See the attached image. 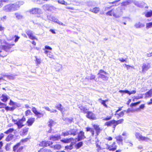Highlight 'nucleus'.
I'll use <instances>...</instances> for the list:
<instances>
[{
  "mask_svg": "<svg viewBox=\"0 0 152 152\" xmlns=\"http://www.w3.org/2000/svg\"><path fill=\"white\" fill-rule=\"evenodd\" d=\"M9 104L10 106H17V104L16 103L14 102L11 100H10V102L9 103Z\"/></svg>",
  "mask_w": 152,
  "mask_h": 152,
  "instance_id": "obj_51",
  "label": "nucleus"
},
{
  "mask_svg": "<svg viewBox=\"0 0 152 152\" xmlns=\"http://www.w3.org/2000/svg\"><path fill=\"white\" fill-rule=\"evenodd\" d=\"M14 45V44H8L6 42V43H4L1 49H3L5 51H7Z\"/></svg>",
  "mask_w": 152,
  "mask_h": 152,
  "instance_id": "obj_10",
  "label": "nucleus"
},
{
  "mask_svg": "<svg viewBox=\"0 0 152 152\" xmlns=\"http://www.w3.org/2000/svg\"><path fill=\"white\" fill-rule=\"evenodd\" d=\"M32 110L35 114H36L38 112L36 108L35 107H33L32 108Z\"/></svg>",
  "mask_w": 152,
  "mask_h": 152,
  "instance_id": "obj_62",
  "label": "nucleus"
},
{
  "mask_svg": "<svg viewBox=\"0 0 152 152\" xmlns=\"http://www.w3.org/2000/svg\"><path fill=\"white\" fill-rule=\"evenodd\" d=\"M96 147L97 148V151L98 152H102V149H101L100 146L98 144H96Z\"/></svg>",
  "mask_w": 152,
  "mask_h": 152,
  "instance_id": "obj_48",
  "label": "nucleus"
},
{
  "mask_svg": "<svg viewBox=\"0 0 152 152\" xmlns=\"http://www.w3.org/2000/svg\"><path fill=\"white\" fill-rule=\"evenodd\" d=\"M56 8L53 6H49L48 7V11H53L55 10Z\"/></svg>",
  "mask_w": 152,
  "mask_h": 152,
  "instance_id": "obj_54",
  "label": "nucleus"
},
{
  "mask_svg": "<svg viewBox=\"0 0 152 152\" xmlns=\"http://www.w3.org/2000/svg\"><path fill=\"white\" fill-rule=\"evenodd\" d=\"M104 125L107 126H112L114 128V130L115 127L117 126V124H116V121L113 120L109 121L105 123Z\"/></svg>",
  "mask_w": 152,
  "mask_h": 152,
  "instance_id": "obj_8",
  "label": "nucleus"
},
{
  "mask_svg": "<svg viewBox=\"0 0 152 152\" xmlns=\"http://www.w3.org/2000/svg\"><path fill=\"white\" fill-rule=\"evenodd\" d=\"M56 124V122L54 121L51 119L49 120V121L48 123V126L50 127V129L48 131V132H51V128Z\"/></svg>",
  "mask_w": 152,
  "mask_h": 152,
  "instance_id": "obj_21",
  "label": "nucleus"
},
{
  "mask_svg": "<svg viewBox=\"0 0 152 152\" xmlns=\"http://www.w3.org/2000/svg\"><path fill=\"white\" fill-rule=\"evenodd\" d=\"M144 24L141 23L140 22L136 23L134 25V26L136 28H141L144 27Z\"/></svg>",
  "mask_w": 152,
  "mask_h": 152,
  "instance_id": "obj_27",
  "label": "nucleus"
},
{
  "mask_svg": "<svg viewBox=\"0 0 152 152\" xmlns=\"http://www.w3.org/2000/svg\"><path fill=\"white\" fill-rule=\"evenodd\" d=\"M57 107L58 110L61 111L62 114L64 112L67 110L63 107L61 104H58V105L57 106Z\"/></svg>",
  "mask_w": 152,
  "mask_h": 152,
  "instance_id": "obj_25",
  "label": "nucleus"
},
{
  "mask_svg": "<svg viewBox=\"0 0 152 152\" xmlns=\"http://www.w3.org/2000/svg\"><path fill=\"white\" fill-rule=\"evenodd\" d=\"M50 20L56 23L58 21V19L53 16L51 17H50Z\"/></svg>",
  "mask_w": 152,
  "mask_h": 152,
  "instance_id": "obj_43",
  "label": "nucleus"
},
{
  "mask_svg": "<svg viewBox=\"0 0 152 152\" xmlns=\"http://www.w3.org/2000/svg\"><path fill=\"white\" fill-rule=\"evenodd\" d=\"M14 135L9 134L6 137L5 140L6 142H8L12 140L14 138Z\"/></svg>",
  "mask_w": 152,
  "mask_h": 152,
  "instance_id": "obj_26",
  "label": "nucleus"
},
{
  "mask_svg": "<svg viewBox=\"0 0 152 152\" xmlns=\"http://www.w3.org/2000/svg\"><path fill=\"white\" fill-rule=\"evenodd\" d=\"M75 1V3L76 4V5L77 6H80V5H85V3L83 2H79L77 1Z\"/></svg>",
  "mask_w": 152,
  "mask_h": 152,
  "instance_id": "obj_45",
  "label": "nucleus"
},
{
  "mask_svg": "<svg viewBox=\"0 0 152 152\" xmlns=\"http://www.w3.org/2000/svg\"><path fill=\"white\" fill-rule=\"evenodd\" d=\"M140 102L139 101L138 102H136L134 103H132L130 105V106L131 107H132L134 106H135L137 105L138 104H140Z\"/></svg>",
  "mask_w": 152,
  "mask_h": 152,
  "instance_id": "obj_53",
  "label": "nucleus"
},
{
  "mask_svg": "<svg viewBox=\"0 0 152 152\" xmlns=\"http://www.w3.org/2000/svg\"><path fill=\"white\" fill-rule=\"evenodd\" d=\"M123 12L121 7H118L115 9H113L108 11L106 13L108 15L112 16L115 18H118L121 16Z\"/></svg>",
  "mask_w": 152,
  "mask_h": 152,
  "instance_id": "obj_2",
  "label": "nucleus"
},
{
  "mask_svg": "<svg viewBox=\"0 0 152 152\" xmlns=\"http://www.w3.org/2000/svg\"><path fill=\"white\" fill-rule=\"evenodd\" d=\"M62 134L64 136L70 135L69 131H66L65 132H62Z\"/></svg>",
  "mask_w": 152,
  "mask_h": 152,
  "instance_id": "obj_50",
  "label": "nucleus"
},
{
  "mask_svg": "<svg viewBox=\"0 0 152 152\" xmlns=\"http://www.w3.org/2000/svg\"><path fill=\"white\" fill-rule=\"evenodd\" d=\"M8 1V0H0V8L1 7L3 6L4 4L3 3V2L7 3Z\"/></svg>",
  "mask_w": 152,
  "mask_h": 152,
  "instance_id": "obj_42",
  "label": "nucleus"
},
{
  "mask_svg": "<svg viewBox=\"0 0 152 152\" xmlns=\"http://www.w3.org/2000/svg\"><path fill=\"white\" fill-rule=\"evenodd\" d=\"M41 10L39 8H34L30 10L29 12L32 15H38L40 14Z\"/></svg>",
  "mask_w": 152,
  "mask_h": 152,
  "instance_id": "obj_9",
  "label": "nucleus"
},
{
  "mask_svg": "<svg viewBox=\"0 0 152 152\" xmlns=\"http://www.w3.org/2000/svg\"><path fill=\"white\" fill-rule=\"evenodd\" d=\"M20 6L18 3H10L5 5L3 8V10L6 12L14 11L18 10Z\"/></svg>",
  "mask_w": 152,
  "mask_h": 152,
  "instance_id": "obj_1",
  "label": "nucleus"
},
{
  "mask_svg": "<svg viewBox=\"0 0 152 152\" xmlns=\"http://www.w3.org/2000/svg\"><path fill=\"white\" fill-rule=\"evenodd\" d=\"M50 138V140L56 141L60 139H61V136L59 135L56 134L55 135L51 136Z\"/></svg>",
  "mask_w": 152,
  "mask_h": 152,
  "instance_id": "obj_22",
  "label": "nucleus"
},
{
  "mask_svg": "<svg viewBox=\"0 0 152 152\" xmlns=\"http://www.w3.org/2000/svg\"><path fill=\"white\" fill-rule=\"evenodd\" d=\"M70 135H72L75 136L77 134V130L76 129H72L69 130Z\"/></svg>",
  "mask_w": 152,
  "mask_h": 152,
  "instance_id": "obj_33",
  "label": "nucleus"
},
{
  "mask_svg": "<svg viewBox=\"0 0 152 152\" xmlns=\"http://www.w3.org/2000/svg\"><path fill=\"white\" fill-rule=\"evenodd\" d=\"M145 95L146 98H148L151 97L152 96V89H151L146 92L145 94Z\"/></svg>",
  "mask_w": 152,
  "mask_h": 152,
  "instance_id": "obj_29",
  "label": "nucleus"
},
{
  "mask_svg": "<svg viewBox=\"0 0 152 152\" xmlns=\"http://www.w3.org/2000/svg\"><path fill=\"white\" fill-rule=\"evenodd\" d=\"M145 16L147 17H150L152 16V10L147 12L145 15Z\"/></svg>",
  "mask_w": 152,
  "mask_h": 152,
  "instance_id": "obj_40",
  "label": "nucleus"
},
{
  "mask_svg": "<svg viewBox=\"0 0 152 152\" xmlns=\"http://www.w3.org/2000/svg\"><path fill=\"white\" fill-rule=\"evenodd\" d=\"M86 138L84 132L83 131H81L78 135V138H76V140H77V141H80Z\"/></svg>",
  "mask_w": 152,
  "mask_h": 152,
  "instance_id": "obj_11",
  "label": "nucleus"
},
{
  "mask_svg": "<svg viewBox=\"0 0 152 152\" xmlns=\"http://www.w3.org/2000/svg\"><path fill=\"white\" fill-rule=\"evenodd\" d=\"M6 104L0 102V108H4L6 106Z\"/></svg>",
  "mask_w": 152,
  "mask_h": 152,
  "instance_id": "obj_63",
  "label": "nucleus"
},
{
  "mask_svg": "<svg viewBox=\"0 0 152 152\" xmlns=\"http://www.w3.org/2000/svg\"><path fill=\"white\" fill-rule=\"evenodd\" d=\"M118 144L119 145H123L122 137L121 135H119L115 137Z\"/></svg>",
  "mask_w": 152,
  "mask_h": 152,
  "instance_id": "obj_19",
  "label": "nucleus"
},
{
  "mask_svg": "<svg viewBox=\"0 0 152 152\" xmlns=\"http://www.w3.org/2000/svg\"><path fill=\"white\" fill-rule=\"evenodd\" d=\"M107 73L102 70H100L98 74V78L102 79L103 80H107L108 77L105 75L107 74Z\"/></svg>",
  "mask_w": 152,
  "mask_h": 152,
  "instance_id": "obj_5",
  "label": "nucleus"
},
{
  "mask_svg": "<svg viewBox=\"0 0 152 152\" xmlns=\"http://www.w3.org/2000/svg\"><path fill=\"white\" fill-rule=\"evenodd\" d=\"M107 145V148L109 149L110 151H115L117 148V146L115 145V142H114L111 145H110L107 144H106Z\"/></svg>",
  "mask_w": 152,
  "mask_h": 152,
  "instance_id": "obj_13",
  "label": "nucleus"
},
{
  "mask_svg": "<svg viewBox=\"0 0 152 152\" xmlns=\"http://www.w3.org/2000/svg\"><path fill=\"white\" fill-rule=\"evenodd\" d=\"M146 27L147 28L152 27V22L147 23L146 24Z\"/></svg>",
  "mask_w": 152,
  "mask_h": 152,
  "instance_id": "obj_55",
  "label": "nucleus"
},
{
  "mask_svg": "<svg viewBox=\"0 0 152 152\" xmlns=\"http://www.w3.org/2000/svg\"><path fill=\"white\" fill-rule=\"evenodd\" d=\"M50 52H49L48 50V56L49 55V56H48V57L50 58H52L53 60H54L55 58H54V56L53 55H51L50 54Z\"/></svg>",
  "mask_w": 152,
  "mask_h": 152,
  "instance_id": "obj_56",
  "label": "nucleus"
},
{
  "mask_svg": "<svg viewBox=\"0 0 152 152\" xmlns=\"http://www.w3.org/2000/svg\"><path fill=\"white\" fill-rule=\"evenodd\" d=\"M151 67L150 63L148 62L143 63L142 66V72L143 73H145L146 71L148 70Z\"/></svg>",
  "mask_w": 152,
  "mask_h": 152,
  "instance_id": "obj_7",
  "label": "nucleus"
},
{
  "mask_svg": "<svg viewBox=\"0 0 152 152\" xmlns=\"http://www.w3.org/2000/svg\"><path fill=\"white\" fill-rule=\"evenodd\" d=\"M29 140V138H25L21 139L20 142H20V144H21V143H25L27 142Z\"/></svg>",
  "mask_w": 152,
  "mask_h": 152,
  "instance_id": "obj_44",
  "label": "nucleus"
},
{
  "mask_svg": "<svg viewBox=\"0 0 152 152\" xmlns=\"http://www.w3.org/2000/svg\"><path fill=\"white\" fill-rule=\"evenodd\" d=\"M26 34L28 36L29 38L32 40L37 39L36 37L34 35L32 32L30 30H28L26 32Z\"/></svg>",
  "mask_w": 152,
  "mask_h": 152,
  "instance_id": "obj_15",
  "label": "nucleus"
},
{
  "mask_svg": "<svg viewBox=\"0 0 152 152\" xmlns=\"http://www.w3.org/2000/svg\"><path fill=\"white\" fill-rule=\"evenodd\" d=\"M51 147L53 148L54 149L58 150L61 148V146L59 144H56L55 145H52Z\"/></svg>",
  "mask_w": 152,
  "mask_h": 152,
  "instance_id": "obj_38",
  "label": "nucleus"
},
{
  "mask_svg": "<svg viewBox=\"0 0 152 152\" xmlns=\"http://www.w3.org/2000/svg\"><path fill=\"white\" fill-rule=\"evenodd\" d=\"M11 144L12 143H7L6 144L5 146V148L7 151H9L10 150V146Z\"/></svg>",
  "mask_w": 152,
  "mask_h": 152,
  "instance_id": "obj_41",
  "label": "nucleus"
},
{
  "mask_svg": "<svg viewBox=\"0 0 152 152\" xmlns=\"http://www.w3.org/2000/svg\"><path fill=\"white\" fill-rule=\"evenodd\" d=\"M83 145L82 142H80L76 144L75 145V148L76 149H78L80 148Z\"/></svg>",
  "mask_w": 152,
  "mask_h": 152,
  "instance_id": "obj_35",
  "label": "nucleus"
},
{
  "mask_svg": "<svg viewBox=\"0 0 152 152\" xmlns=\"http://www.w3.org/2000/svg\"><path fill=\"white\" fill-rule=\"evenodd\" d=\"M133 1L132 0H127L126 1L123 2L121 3L122 6H126L131 4L133 2Z\"/></svg>",
  "mask_w": 152,
  "mask_h": 152,
  "instance_id": "obj_24",
  "label": "nucleus"
},
{
  "mask_svg": "<svg viewBox=\"0 0 152 152\" xmlns=\"http://www.w3.org/2000/svg\"><path fill=\"white\" fill-rule=\"evenodd\" d=\"M31 113V111L28 110H27L25 112V115L26 116H28Z\"/></svg>",
  "mask_w": 152,
  "mask_h": 152,
  "instance_id": "obj_58",
  "label": "nucleus"
},
{
  "mask_svg": "<svg viewBox=\"0 0 152 152\" xmlns=\"http://www.w3.org/2000/svg\"><path fill=\"white\" fill-rule=\"evenodd\" d=\"M2 99L1 100L4 102H6L8 100V98L5 95H2Z\"/></svg>",
  "mask_w": 152,
  "mask_h": 152,
  "instance_id": "obj_39",
  "label": "nucleus"
},
{
  "mask_svg": "<svg viewBox=\"0 0 152 152\" xmlns=\"http://www.w3.org/2000/svg\"><path fill=\"white\" fill-rule=\"evenodd\" d=\"M47 142L45 141H42L39 144V145L40 146L44 147L46 146Z\"/></svg>",
  "mask_w": 152,
  "mask_h": 152,
  "instance_id": "obj_37",
  "label": "nucleus"
},
{
  "mask_svg": "<svg viewBox=\"0 0 152 152\" xmlns=\"http://www.w3.org/2000/svg\"><path fill=\"white\" fill-rule=\"evenodd\" d=\"M39 152H48V151L46 149H45L44 148H42L40 149Z\"/></svg>",
  "mask_w": 152,
  "mask_h": 152,
  "instance_id": "obj_64",
  "label": "nucleus"
},
{
  "mask_svg": "<svg viewBox=\"0 0 152 152\" xmlns=\"http://www.w3.org/2000/svg\"><path fill=\"white\" fill-rule=\"evenodd\" d=\"M119 92L121 93H127L129 94V95H130L131 94H135L136 93V91L135 90L132 91L131 92H130L129 91L127 90H120L119 91Z\"/></svg>",
  "mask_w": 152,
  "mask_h": 152,
  "instance_id": "obj_23",
  "label": "nucleus"
},
{
  "mask_svg": "<svg viewBox=\"0 0 152 152\" xmlns=\"http://www.w3.org/2000/svg\"><path fill=\"white\" fill-rule=\"evenodd\" d=\"M35 115H36L37 116L38 118H40L43 115V114H42L40 113L39 112H38L36 114H35Z\"/></svg>",
  "mask_w": 152,
  "mask_h": 152,
  "instance_id": "obj_59",
  "label": "nucleus"
},
{
  "mask_svg": "<svg viewBox=\"0 0 152 152\" xmlns=\"http://www.w3.org/2000/svg\"><path fill=\"white\" fill-rule=\"evenodd\" d=\"M82 112L84 113H86L87 114L89 111H88V110L87 109L84 108Z\"/></svg>",
  "mask_w": 152,
  "mask_h": 152,
  "instance_id": "obj_60",
  "label": "nucleus"
},
{
  "mask_svg": "<svg viewBox=\"0 0 152 152\" xmlns=\"http://www.w3.org/2000/svg\"><path fill=\"white\" fill-rule=\"evenodd\" d=\"M36 60L35 61L36 62V64L37 65H38L40 64L41 63V60L40 59L38 58H37L36 56L35 57Z\"/></svg>",
  "mask_w": 152,
  "mask_h": 152,
  "instance_id": "obj_49",
  "label": "nucleus"
},
{
  "mask_svg": "<svg viewBox=\"0 0 152 152\" xmlns=\"http://www.w3.org/2000/svg\"><path fill=\"white\" fill-rule=\"evenodd\" d=\"M23 147L21 146L20 142H18L13 147L12 150L14 152H22Z\"/></svg>",
  "mask_w": 152,
  "mask_h": 152,
  "instance_id": "obj_3",
  "label": "nucleus"
},
{
  "mask_svg": "<svg viewBox=\"0 0 152 152\" xmlns=\"http://www.w3.org/2000/svg\"><path fill=\"white\" fill-rule=\"evenodd\" d=\"M54 68L57 72L62 70V66L58 63H56L54 66Z\"/></svg>",
  "mask_w": 152,
  "mask_h": 152,
  "instance_id": "obj_20",
  "label": "nucleus"
},
{
  "mask_svg": "<svg viewBox=\"0 0 152 152\" xmlns=\"http://www.w3.org/2000/svg\"><path fill=\"white\" fill-rule=\"evenodd\" d=\"M99 8L98 7H95L92 9H90V11L95 13H97L99 11Z\"/></svg>",
  "mask_w": 152,
  "mask_h": 152,
  "instance_id": "obj_28",
  "label": "nucleus"
},
{
  "mask_svg": "<svg viewBox=\"0 0 152 152\" xmlns=\"http://www.w3.org/2000/svg\"><path fill=\"white\" fill-rule=\"evenodd\" d=\"M66 149H69L70 150H71L73 148L72 144V143H71L69 145H67L65 147Z\"/></svg>",
  "mask_w": 152,
  "mask_h": 152,
  "instance_id": "obj_47",
  "label": "nucleus"
},
{
  "mask_svg": "<svg viewBox=\"0 0 152 152\" xmlns=\"http://www.w3.org/2000/svg\"><path fill=\"white\" fill-rule=\"evenodd\" d=\"M124 119H123L119 120L117 121H116V124H117V125L119 124L122 123L124 121Z\"/></svg>",
  "mask_w": 152,
  "mask_h": 152,
  "instance_id": "obj_57",
  "label": "nucleus"
},
{
  "mask_svg": "<svg viewBox=\"0 0 152 152\" xmlns=\"http://www.w3.org/2000/svg\"><path fill=\"white\" fill-rule=\"evenodd\" d=\"M15 131L13 128H10L6 131L4 132V133L6 134H10Z\"/></svg>",
  "mask_w": 152,
  "mask_h": 152,
  "instance_id": "obj_34",
  "label": "nucleus"
},
{
  "mask_svg": "<svg viewBox=\"0 0 152 152\" xmlns=\"http://www.w3.org/2000/svg\"><path fill=\"white\" fill-rule=\"evenodd\" d=\"M58 2L59 4L64 5H69V4L67 2H65L64 0H58Z\"/></svg>",
  "mask_w": 152,
  "mask_h": 152,
  "instance_id": "obj_36",
  "label": "nucleus"
},
{
  "mask_svg": "<svg viewBox=\"0 0 152 152\" xmlns=\"http://www.w3.org/2000/svg\"><path fill=\"white\" fill-rule=\"evenodd\" d=\"M133 3L137 7L142 8L144 7L145 4L143 2H138L136 1H133Z\"/></svg>",
  "mask_w": 152,
  "mask_h": 152,
  "instance_id": "obj_17",
  "label": "nucleus"
},
{
  "mask_svg": "<svg viewBox=\"0 0 152 152\" xmlns=\"http://www.w3.org/2000/svg\"><path fill=\"white\" fill-rule=\"evenodd\" d=\"M4 43H6V41L5 40L3 41V40L0 39V53H0V57H4L6 56V54H4L2 53L1 50V48H2Z\"/></svg>",
  "mask_w": 152,
  "mask_h": 152,
  "instance_id": "obj_14",
  "label": "nucleus"
},
{
  "mask_svg": "<svg viewBox=\"0 0 152 152\" xmlns=\"http://www.w3.org/2000/svg\"><path fill=\"white\" fill-rule=\"evenodd\" d=\"M14 37L15 38V39L14 40L15 42H17L18 41V40L20 38V37L16 35H15Z\"/></svg>",
  "mask_w": 152,
  "mask_h": 152,
  "instance_id": "obj_61",
  "label": "nucleus"
},
{
  "mask_svg": "<svg viewBox=\"0 0 152 152\" xmlns=\"http://www.w3.org/2000/svg\"><path fill=\"white\" fill-rule=\"evenodd\" d=\"M35 121V118H28L26 121V124L28 126H31Z\"/></svg>",
  "mask_w": 152,
  "mask_h": 152,
  "instance_id": "obj_16",
  "label": "nucleus"
},
{
  "mask_svg": "<svg viewBox=\"0 0 152 152\" xmlns=\"http://www.w3.org/2000/svg\"><path fill=\"white\" fill-rule=\"evenodd\" d=\"M86 116L87 118L90 119L92 120H96V119L95 114L89 111Z\"/></svg>",
  "mask_w": 152,
  "mask_h": 152,
  "instance_id": "obj_18",
  "label": "nucleus"
},
{
  "mask_svg": "<svg viewBox=\"0 0 152 152\" xmlns=\"http://www.w3.org/2000/svg\"><path fill=\"white\" fill-rule=\"evenodd\" d=\"M72 140H73V138H70L69 139H65L64 140H62L61 141L65 143H68L70 142Z\"/></svg>",
  "mask_w": 152,
  "mask_h": 152,
  "instance_id": "obj_31",
  "label": "nucleus"
},
{
  "mask_svg": "<svg viewBox=\"0 0 152 152\" xmlns=\"http://www.w3.org/2000/svg\"><path fill=\"white\" fill-rule=\"evenodd\" d=\"M135 136L136 138L139 141H144L146 142L150 141V139L149 138L142 136L139 133L136 132Z\"/></svg>",
  "mask_w": 152,
  "mask_h": 152,
  "instance_id": "obj_4",
  "label": "nucleus"
},
{
  "mask_svg": "<svg viewBox=\"0 0 152 152\" xmlns=\"http://www.w3.org/2000/svg\"><path fill=\"white\" fill-rule=\"evenodd\" d=\"M86 131L87 132L90 131L91 133L92 132V131H94V130L93 128L87 127L86 128Z\"/></svg>",
  "mask_w": 152,
  "mask_h": 152,
  "instance_id": "obj_52",
  "label": "nucleus"
},
{
  "mask_svg": "<svg viewBox=\"0 0 152 152\" xmlns=\"http://www.w3.org/2000/svg\"><path fill=\"white\" fill-rule=\"evenodd\" d=\"M93 127L96 131V133L97 135H98L99 133L100 132V128L98 126L95 124L93 125Z\"/></svg>",
  "mask_w": 152,
  "mask_h": 152,
  "instance_id": "obj_30",
  "label": "nucleus"
},
{
  "mask_svg": "<svg viewBox=\"0 0 152 152\" xmlns=\"http://www.w3.org/2000/svg\"><path fill=\"white\" fill-rule=\"evenodd\" d=\"M87 5L89 7H92L94 6V2L92 1H88L87 2Z\"/></svg>",
  "mask_w": 152,
  "mask_h": 152,
  "instance_id": "obj_46",
  "label": "nucleus"
},
{
  "mask_svg": "<svg viewBox=\"0 0 152 152\" xmlns=\"http://www.w3.org/2000/svg\"><path fill=\"white\" fill-rule=\"evenodd\" d=\"M26 121V118L23 116L21 119H18V122H16V124L17 125L18 129H20L24 126L23 124Z\"/></svg>",
  "mask_w": 152,
  "mask_h": 152,
  "instance_id": "obj_6",
  "label": "nucleus"
},
{
  "mask_svg": "<svg viewBox=\"0 0 152 152\" xmlns=\"http://www.w3.org/2000/svg\"><path fill=\"white\" fill-rule=\"evenodd\" d=\"M29 128L27 127H25L23 128L20 132V134L21 136H24L27 135L28 133Z\"/></svg>",
  "mask_w": 152,
  "mask_h": 152,
  "instance_id": "obj_12",
  "label": "nucleus"
},
{
  "mask_svg": "<svg viewBox=\"0 0 152 152\" xmlns=\"http://www.w3.org/2000/svg\"><path fill=\"white\" fill-rule=\"evenodd\" d=\"M98 101L100 103H101L105 107L107 108V106L105 103L107 101V100L104 101L102 100L101 99H98Z\"/></svg>",
  "mask_w": 152,
  "mask_h": 152,
  "instance_id": "obj_32",
  "label": "nucleus"
}]
</instances>
